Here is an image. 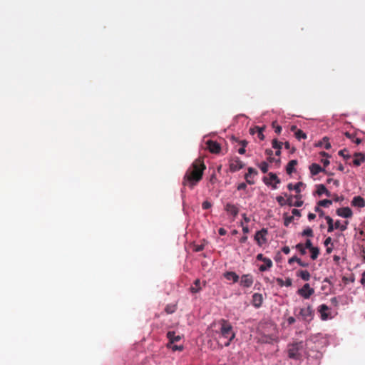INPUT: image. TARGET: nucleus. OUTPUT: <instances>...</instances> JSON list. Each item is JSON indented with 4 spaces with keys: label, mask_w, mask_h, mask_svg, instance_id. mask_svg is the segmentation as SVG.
<instances>
[{
    "label": "nucleus",
    "mask_w": 365,
    "mask_h": 365,
    "mask_svg": "<svg viewBox=\"0 0 365 365\" xmlns=\"http://www.w3.org/2000/svg\"><path fill=\"white\" fill-rule=\"evenodd\" d=\"M297 165V161L296 160H291L289 164H288V166L287 168V171L288 173H291L292 171H293V169L294 168V166Z\"/></svg>",
    "instance_id": "nucleus-24"
},
{
    "label": "nucleus",
    "mask_w": 365,
    "mask_h": 365,
    "mask_svg": "<svg viewBox=\"0 0 365 365\" xmlns=\"http://www.w3.org/2000/svg\"><path fill=\"white\" fill-rule=\"evenodd\" d=\"M207 145V149L212 153H219L221 147L219 143L212 140H208L206 143Z\"/></svg>",
    "instance_id": "nucleus-4"
},
{
    "label": "nucleus",
    "mask_w": 365,
    "mask_h": 365,
    "mask_svg": "<svg viewBox=\"0 0 365 365\" xmlns=\"http://www.w3.org/2000/svg\"><path fill=\"white\" fill-rule=\"evenodd\" d=\"M203 249V246L202 245H197L195 247V250L196 252H199L200 250H202Z\"/></svg>",
    "instance_id": "nucleus-42"
},
{
    "label": "nucleus",
    "mask_w": 365,
    "mask_h": 365,
    "mask_svg": "<svg viewBox=\"0 0 365 365\" xmlns=\"http://www.w3.org/2000/svg\"><path fill=\"white\" fill-rule=\"evenodd\" d=\"M277 200L278 201V202L281 205H283L285 204V201H284V199L283 197H281V196H279L277 197Z\"/></svg>",
    "instance_id": "nucleus-39"
},
{
    "label": "nucleus",
    "mask_w": 365,
    "mask_h": 365,
    "mask_svg": "<svg viewBox=\"0 0 365 365\" xmlns=\"http://www.w3.org/2000/svg\"><path fill=\"white\" fill-rule=\"evenodd\" d=\"M299 293L304 297L309 298L314 293V289L310 287L309 284H306L299 290Z\"/></svg>",
    "instance_id": "nucleus-5"
},
{
    "label": "nucleus",
    "mask_w": 365,
    "mask_h": 365,
    "mask_svg": "<svg viewBox=\"0 0 365 365\" xmlns=\"http://www.w3.org/2000/svg\"><path fill=\"white\" fill-rule=\"evenodd\" d=\"M242 230L245 233H248L249 232V229L247 227H242Z\"/></svg>",
    "instance_id": "nucleus-52"
},
{
    "label": "nucleus",
    "mask_w": 365,
    "mask_h": 365,
    "mask_svg": "<svg viewBox=\"0 0 365 365\" xmlns=\"http://www.w3.org/2000/svg\"><path fill=\"white\" fill-rule=\"evenodd\" d=\"M211 207V203L208 201H205L203 203H202V207L204 209H208Z\"/></svg>",
    "instance_id": "nucleus-38"
},
{
    "label": "nucleus",
    "mask_w": 365,
    "mask_h": 365,
    "mask_svg": "<svg viewBox=\"0 0 365 365\" xmlns=\"http://www.w3.org/2000/svg\"><path fill=\"white\" fill-rule=\"evenodd\" d=\"M303 235H307V236H312V230L310 228H307L304 230Z\"/></svg>",
    "instance_id": "nucleus-36"
},
{
    "label": "nucleus",
    "mask_w": 365,
    "mask_h": 365,
    "mask_svg": "<svg viewBox=\"0 0 365 365\" xmlns=\"http://www.w3.org/2000/svg\"><path fill=\"white\" fill-rule=\"evenodd\" d=\"M221 334L223 337L227 338L228 341L225 344V346H229L230 342L234 339L235 333L232 330V326L222 322L221 327Z\"/></svg>",
    "instance_id": "nucleus-2"
},
{
    "label": "nucleus",
    "mask_w": 365,
    "mask_h": 365,
    "mask_svg": "<svg viewBox=\"0 0 365 365\" xmlns=\"http://www.w3.org/2000/svg\"><path fill=\"white\" fill-rule=\"evenodd\" d=\"M261 170H262L263 173H267L268 170V165L265 163H262V165H261Z\"/></svg>",
    "instance_id": "nucleus-37"
},
{
    "label": "nucleus",
    "mask_w": 365,
    "mask_h": 365,
    "mask_svg": "<svg viewBox=\"0 0 365 365\" xmlns=\"http://www.w3.org/2000/svg\"><path fill=\"white\" fill-rule=\"evenodd\" d=\"M281 130H282V128H281V126L277 125V126H276V127H275V131H276L277 133H280V132H281Z\"/></svg>",
    "instance_id": "nucleus-48"
},
{
    "label": "nucleus",
    "mask_w": 365,
    "mask_h": 365,
    "mask_svg": "<svg viewBox=\"0 0 365 365\" xmlns=\"http://www.w3.org/2000/svg\"><path fill=\"white\" fill-rule=\"evenodd\" d=\"M283 252L286 254H288L289 252V247H284L283 248Z\"/></svg>",
    "instance_id": "nucleus-54"
},
{
    "label": "nucleus",
    "mask_w": 365,
    "mask_h": 365,
    "mask_svg": "<svg viewBox=\"0 0 365 365\" xmlns=\"http://www.w3.org/2000/svg\"><path fill=\"white\" fill-rule=\"evenodd\" d=\"M266 233L267 231L264 230H262L261 231H259L256 233L255 238L258 245H262L263 243L265 242Z\"/></svg>",
    "instance_id": "nucleus-8"
},
{
    "label": "nucleus",
    "mask_w": 365,
    "mask_h": 365,
    "mask_svg": "<svg viewBox=\"0 0 365 365\" xmlns=\"http://www.w3.org/2000/svg\"><path fill=\"white\" fill-rule=\"evenodd\" d=\"M201 289V287H200V279H196L195 281V287H192L190 288V291L192 292V293H197Z\"/></svg>",
    "instance_id": "nucleus-19"
},
{
    "label": "nucleus",
    "mask_w": 365,
    "mask_h": 365,
    "mask_svg": "<svg viewBox=\"0 0 365 365\" xmlns=\"http://www.w3.org/2000/svg\"><path fill=\"white\" fill-rule=\"evenodd\" d=\"M256 173H257V172H256L254 169H252V168H249V170H248V173H247V174L246 175V176H245V178H246L247 181V182H248V183H252V182L249 180L250 176L251 175H252V174H256Z\"/></svg>",
    "instance_id": "nucleus-29"
},
{
    "label": "nucleus",
    "mask_w": 365,
    "mask_h": 365,
    "mask_svg": "<svg viewBox=\"0 0 365 365\" xmlns=\"http://www.w3.org/2000/svg\"><path fill=\"white\" fill-rule=\"evenodd\" d=\"M331 239L330 237H328L324 242L325 245H328L331 242Z\"/></svg>",
    "instance_id": "nucleus-49"
},
{
    "label": "nucleus",
    "mask_w": 365,
    "mask_h": 365,
    "mask_svg": "<svg viewBox=\"0 0 365 365\" xmlns=\"http://www.w3.org/2000/svg\"><path fill=\"white\" fill-rule=\"evenodd\" d=\"M322 163H324V165H327L329 163V161L326 159V160H323Z\"/></svg>",
    "instance_id": "nucleus-59"
},
{
    "label": "nucleus",
    "mask_w": 365,
    "mask_h": 365,
    "mask_svg": "<svg viewBox=\"0 0 365 365\" xmlns=\"http://www.w3.org/2000/svg\"><path fill=\"white\" fill-rule=\"evenodd\" d=\"M263 261L264 262L265 264L264 265L260 266L259 269L261 271H264L265 269H267V268L270 267L272 264V261L269 259H263Z\"/></svg>",
    "instance_id": "nucleus-21"
},
{
    "label": "nucleus",
    "mask_w": 365,
    "mask_h": 365,
    "mask_svg": "<svg viewBox=\"0 0 365 365\" xmlns=\"http://www.w3.org/2000/svg\"><path fill=\"white\" fill-rule=\"evenodd\" d=\"M205 168V165L200 160L192 163L185 176L186 182L190 187H192L201 179Z\"/></svg>",
    "instance_id": "nucleus-1"
},
{
    "label": "nucleus",
    "mask_w": 365,
    "mask_h": 365,
    "mask_svg": "<svg viewBox=\"0 0 365 365\" xmlns=\"http://www.w3.org/2000/svg\"><path fill=\"white\" fill-rule=\"evenodd\" d=\"M326 220H327L328 225H329V227H328L329 232L333 231L334 228H336V229L339 228L341 230H344L346 228V223L344 225H341L339 221H337L334 225L333 220L331 217H327Z\"/></svg>",
    "instance_id": "nucleus-3"
},
{
    "label": "nucleus",
    "mask_w": 365,
    "mask_h": 365,
    "mask_svg": "<svg viewBox=\"0 0 365 365\" xmlns=\"http://www.w3.org/2000/svg\"><path fill=\"white\" fill-rule=\"evenodd\" d=\"M291 130H293V131H295V132H296V130H297V128H296V126H295V125H292V126L291 127Z\"/></svg>",
    "instance_id": "nucleus-60"
},
{
    "label": "nucleus",
    "mask_w": 365,
    "mask_h": 365,
    "mask_svg": "<svg viewBox=\"0 0 365 365\" xmlns=\"http://www.w3.org/2000/svg\"><path fill=\"white\" fill-rule=\"evenodd\" d=\"M168 347L170 348L173 351H176V350L182 351L183 349L182 346H176V345L172 346L171 344H168Z\"/></svg>",
    "instance_id": "nucleus-31"
},
{
    "label": "nucleus",
    "mask_w": 365,
    "mask_h": 365,
    "mask_svg": "<svg viewBox=\"0 0 365 365\" xmlns=\"http://www.w3.org/2000/svg\"><path fill=\"white\" fill-rule=\"evenodd\" d=\"M297 248L299 249L302 253H304V250L302 248V246L301 245H297Z\"/></svg>",
    "instance_id": "nucleus-55"
},
{
    "label": "nucleus",
    "mask_w": 365,
    "mask_h": 365,
    "mask_svg": "<svg viewBox=\"0 0 365 365\" xmlns=\"http://www.w3.org/2000/svg\"><path fill=\"white\" fill-rule=\"evenodd\" d=\"M301 205H302V202H297L296 203V206H297V207H300Z\"/></svg>",
    "instance_id": "nucleus-63"
},
{
    "label": "nucleus",
    "mask_w": 365,
    "mask_h": 365,
    "mask_svg": "<svg viewBox=\"0 0 365 365\" xmlns=\"http://www.w3.org/2000/svg\"><path fill=\"white\" fill-rule=\"evenodd\" d=\"M272 145H273V148H274L276 149H280L281 148V143H279L277 140H274L272 141Z\"/></svg>",
    "instance_id": "nucleus-33"
},
{
    "label": "nucleus",
    "mask_w": 365,
    "mask_h": 365,
    "mask_svg": "<svg viewBox=\"0 0 365 365\" xmlns=\"http://www.w3.org/2000/svg\"><path fill=\"white\" fill-rule=\"evenodd\" d=\"M337 214L344 217H349L351 216V210L349 207H343L337 210Z\"/></svg>",
    "instance_id": "nucleus-10"
},
{
    "label": "nucleus",
    "mask_w": 365,
    "mask_h": 365,
    "mask_svg": "<svg viewBox=\"0 0 365 365\" xmlns=\"http://www.w3.org/2000/svg\"><path fill=\"white\" fill-rule=\"evenodd\" d=\"M167 336L170 340V344L180 339V336H175L173 331H169L167 334Z\"/></svg>",
    "instance_id": "nucleus-17"
},
{
    "label": "nucleus",
    "mask_w": 365,
    "mask_h": 365,
    "mask_svg": "<svg viewBox=\"0 0 365 365\" xmlns=\"http://www.w3.org/2000/svg\"><path fill=\"white\" fill-rule=\"evenodd\" d=\"M302 185V182H299L297 183L296 185L293 186L292 184H289L288 185V188L289 190H295L297 192H300V186Z\"/></svg>",
    "instance_id": "nucleus-26"
},
{
    "label": "nucleus",
    "mask_w": 365,
    "mask_h": 365,
    "mask_svg": "<svg viewBox=\"0 0 365 365\" xmlns=\"http://www.w3.org/2000/svg\"><path fill=\"white\" fill-rule=\"evenodd\" d=\"M295 136L298 139H300V138L305 139V138H307V135L303 131H302L301 130H296Z\"/></svg>",
    "instance_id": "nucleus-25"
},
{
    "label": "nucleus",
    "mask_w": 365,
    "mask_h": 365,
    "mask_svg": "<svg viewBox=\"0 0 365 365\" xmlns=\"http://www.w3.org/2000/svg\"><path fill=\"white\" fill-rule=\"evenodd\" d=\"M299 276L304 280H309L310 278V274L307 271H301Z\"/></svg>",
    "instance_id": "nucleus-27"
},
{
    "label": "nucleus",
    "mask_w": 365,
    "mask_h": 365,
    "mask_svg": "<svg viewBox=\"0 0 365 365\" xmlns=\"http://www.w3.org/2000/svg\"><path fill=\"white\" fill-rule=\"evenodd\" d=\"M321 167L317 164H312L310 166V171L313 175H317L321 171Z\"/></svg>",
    "instance_id": "nucleus-20"
},
{
    "label": "nucleus",
    "mask_w": 365,
    "mask_h": 365,
    "mask_svg": "<svg viewBox=\"0 0 365 365\" xmlns=\"http://www.w3.org/2000/svg\"><path fill=\"white\" fill-rule=\"evenodd\" d=\"M263 302V297L261 294L256 293L253 295L252 303L256 307H259Z\"/></svg>",
    "instance_id": "nucleus-9"
},
{
    "label": "nucleus",
    "mask_w": 365,
    "mask_h": 365,
    "mask_svg": "<svg viewBox=\"0 0 365 365\" xmlns=\"http://www.w3.org/2000/svg\"><path fill=\"white\" fill-rule=\"evenodd\" d=\"M176 307H177V304H176V302H173L168 304L165 306V311L168 314H173L175 312Z\"/></svg>",
    "instance_id": "nucleus-13"
},
{
    "label": "nucleus",
    "mask_w": 365,
    "mask_h": 365,
    "mask_svg": "<svg viewBox=\"0 0 365 365\" xmlns=\"http://www.w3.org/2000/svg\"><path fill=\"white\" fill-rule=\"evenodd\" d=\"M327 182L329 184H333L336 187H338L339 185V180H334V179H332V178L328 179Z\"/></svg>",
    "instance_id": "nucleus-32"
},
{
    "label": "nucleus",
    "mask_w": 365,
    "mask_h": 365,
    "mask_svg": "<svg viewBox=\"0 0 365 365\" xmlns=\"http://www.w3.org/2000/svg\"><path fill=\"white\" fill-rule=\"evenodd\" d=\"M292 219H293V217H292V216H290V217H289V216L285 217V218H284V225L286 226H287L292 222Z\"/></svg>",
    "instance_id": "nucleus-35"
},
{
    "label": "nucleus",
    "mask_w": 365,
    "mask_h": 365,
    "mask_svg": "<svg viewBox=\"0 0 365 365\" xmlns=\"http://www.w3.org/2000/svg\"><path fill=\"white\" fill-rule=\"evenodd\" d=\"M299 346H302L301 344H295L292 346V348L289 350V356L291 358H294L297 356V351H298Z\"/></svg>",
    "instance_id": "nucleus-14"
},
{
    "label": "nucleus",
    "mask_w": 365,
    "mask_h": 365,
    "mask_svg": "<svg viewBox=\"0 0 365 365\" xmlns=\"http://www.w3.org/2000/svg\"><path fill=\"white\" fill-rule=\"evenodd\" d=\"M239 153L240 154H244L245 153V149L244 148H242L239 150Z\"/></svg>",
    "instance_id": "nucleus-56"
},
{
    "label": "nucleus",
    "mask_w": 365,
    "mask_h": 365,
    "mask_svg": "<svg viewBox=\"0 0 365 365\" xmlns=\"http://www.w3.org/2000/svg\"><path fill=\"white\" fill-rule=\"evenodd\" d=\"M306 247L309 248V250H311V247H313L312 245V242L309 240H307L306 242Z\"/></svg>",
    "instance_id": "nucleus-41"
},
{
    "label": "nucleus",
    "mask_w": 365,
    "mask_h": 365,
    "mask_svg": "<svg viewBox=\"0 0 365 365\" xmlns=\"http://www.w3.org/2000/svg\"><path fill=\"white\" fill-rule=\"evenodd\" d=\"M344 153H345V150H341V151L339 152V154H340L341 156H343L344 158H349V155H346V154H344Z\"/></svg>",
    "instance_id": "nucleus-47"
},
{
    "label": "nucleus",
    "mask_w": 365,
    "mask_h": 365,
    "mask_svg": "<svg viewBox=\"0 0 365 365\" xmlns=\"http://www.w3.org/2000/svg\"><path fill=\"white\" fill-rule=\"evenodd\" d=\"M269 177L272 180L276 181L277 183L279 182V180L277 179V177L274 174L270 173Z\"/></svg>",
    "instance_id": "nucleus-40"
},
{
    "label": "nucleus",
    "mask_w": 365,
    "mask_h": 365,
    "mask_svg": "<svg viewBox=\"0 0 365 365\" xmlns=\"http://www.w3.org/2000/svg\"><path fill=\"white\" fill-rule=\"evenodd\" d=\"M285 148L289 149V143H285Z\"/></svg>",
    "instance_id": "nucleus-64"
},
{
    "label": "nucleus",
    "mask_w": 365,
    "mask_h": 365,
    "mask_svg": "<svg viewBox=\"0 0 365 365\" xmlns=\"http://www.w3.org/2000/svg\"><path fill=\"white\" fill-rule=\"evenodd\" d=\"M355 142H356V144H359V143H361V140L360 139L357 138V139L355 140Z\"/></svg>",
    "instance_id": "nucleus-62"
},
{
    "label": "nucleus",
    "mask_w": 365,
    "mask_h": 365,
    "mask_svg": "<svg viewBox=\"0 0 365 365\" xmlns=\"http://www.w3.org/2000/svg\"><path fill=\"white\" fill-rule=\"evenodd\" d=\"M245 187H246L245 184V183H242V184L239 185L237 188H238V190H242V189H245Z\"/></svg>",
    "instance_id": "nucleus-46"
},
{
    "label": "nucleus",
    "mask_w": 365,
    "mask_h": 365,
    "mask_svg": "<svg viewBox=\"0 0 365 365\" xmlns=\"http://www.w3.org/2000/svg\"><path fill=\"white\" fill-rule=\"evenodd\" d=\"M253 283L252 277L249 274L243 275L241 278L240 284L245 287H250Z\"/></svg>",
    "instance_id": "nucleus-7"
},
{
    "label": "nucleus",
    "mask_w": 365,
    "mask_h": 365,
    "mask_svg": "<svg viewBox=\"0 0 365 365\" xmlns=\"http://www.w3.org/2000/svg\"><path fill=\"white\" fill-rule=\"evenodd\" d=\"M287 321H288L289 324H292V323H294L295 322V319H294V317H290L288 318Z\"/></svg>",
    "instance_id": "nucleus-43"
},
{
    "label": "nucleus",
    "mask_w": 365,
    "mask_h": 365,
    "mask_svg": "<svg viewBox=\"0 0 365 365\" xmlns=\"http://www.w3.org/2000/svg\"><path fill=\"white\" fill-rule=\"evenodd\" d=\"M247 240V236H244L242 237L241 239H240V242H245Z\"/></svg>",
    "instance_id": "nucleus-50"
},
{
    "label": "nucleus",
    "mask_w": 365,
    "mask_h": 365,
    "mask_svg": "<svg viewBox=\"0 0 365 365\" xmlns=\"http://www.w3.org/2000/svg\"><path fill=\"white\" fill-rule=\"evenodd\" d=\"M299 314L304 320H310L312 316V311L311 309V307H308L307 308L301 309Z\"/></svg>",
    "instance_id": "nucleus-6"
},
{
    "label": "nucleus",
    "mask_w": 365,
    "mask_h": 365,
    "mask_svg": "<svg viewBox=\"0 0 365 365\" xmlns=\"http://www.w3.org/2000/svg\"><path fill=\"white\" fill-rule=\"evenodd\" d=\"M345 135H346V136L347 138H352V135H350L349 133H345Z\"/></svg>",
    "instance_id": "nucleus-61"
},
{
    "label": "nucleus",
    "mask_w": 365,
    "mask_h": 365,
    "mask_svg": "<svg viewBox=\"0 0 365 365\" xmlns=\"http://www.w3.org/2000/svg\"><path fill=\"white\" fill-rule=\"evenodd\" d=\"M225 210L234 215V216H236L238 213V209L236 207V206H235L234 205H232V204H227L226 206H225Z\"/></svg>",
    "instance_id": "nucleus-12"
},
{
    "label": "nucleus",
    "mask_w": 365,
    "mask_h": 365,
    "mask_svg": "<svg viewBox=\"0 0 365 365\" xmlns=\"http://www.w3.org/2000/svg\"><path fill=\"white\" fill-rule=\"evenodd\" d=\"M308 217H309V218L310 220H312V219H314L315 217V215L312 214V213H310V214H309Z\"/></svg>",
    "instance_id": "nucleus-57"
},
{
    "label": "nucleus",
    "mask_w": 365,
    "mask_h": 365,
    "mask_svg": "<svg viewBox=\"0 0 365 365\" xmlns=\"http://www.w3.org/2000/svg\"><path fill=\"white\" fill-rule=\"evenodd\" d=\"M256 130L258 132V136L261 140H263L264 138V135L262 133V131L264 130V127H256Z\"/></svg>",
    "instance_id": "nucleus-30"
},
{
    "label": "nucleus",
    "mask_w": 365,
    "mask_h": 365,
    "mask_svg": "<svg viewBox=\"0 0 365 365\" xmlns=\"http://www.w3.org/2000/svg\"><path fill=\"white\" fill-rule=\"evenodd\" d=\"M317 193L319 195H322L325 193L327 195L329 196V191L326 189V187L323 185H319L318 186Z\"/></svg>",
    "instance_id": "nucleus-22"
},
{
    "label": "nucleus",
    "mask_w": 365,
    "mask_h": 365,
    "mask_svg": "<svg viewBox=\"0 0 365 365\" xmlns=\"http://www.w3.org/2000/svg\"><path fill=\"white\" fill-rule=\"evenodd\" d=\"M329 310V307L325 305L322 304L319 307V312L321 314V318L322 320H327L329 317V314L327 313V311Z\"/></svg>",
    "instance_id": "nucleus-11"
},
{
    "label": "nucleus",
    "mask_w": 365,
    "mask_h": 365,
    "mask_svg": "<svg viewBox=\"0 0 365 365\" xmlns=\"http://www.w3.org/2000/svg\"><path fill=\"white\" fill-rule=\"evenodd\" d=\"M364 160V156L362 153H356L354 155V163L356 165H359Z\"/></svg>",
    "instance_id": "nucleus-16"
},
{
    "label": "nucleus",
    "mask_w": 365,
    "mask_h": 365,
    "mask_svg": "<svg viewBox=\"0 0 365 365\" xmlns=\"http://www.w3.org/2000/svg\"><path fill=\"white\" fill-rule=\"evenodd\" d=\"M318 145H319V146L324 145V148L326 149H329L331 148V144L329 143L327 138H324L322 141L319 143Z\"/></svg>",
    "instance_id": "nucleus-23"
},
{
    "label": "nucleus",
    "mask_w": 365,
    "mask_h": 365,
    "mask_svg": "<svg viewBox=\"0 0 365 365\" xmlns=\"http://www.w3.org/2000/svg\"><path fill=\"white\" fill-rule=\"evenodd\" d=\"M291 284H292V281H291V279H287L286 283H285V285H286V286H290V285H291Z\"/></svg>",
    "instance_id": "nucleus-53"
},
{
    "label": "nucleus",
    "mask_w": 365,
    "mask_h": 365,
    "mask_svg": "<svg viewBox=\"0 0 365 365\" xmlns=\"http://www.w3.org/2000/svg\"><path fill=\"white\" fill-rule=\"evenodd\" d=\"M331 302L332 304H335V305H337L338 304V301L336 299V298L334 297L331 299Z\"/></svg>",
    "instance_id": "nucleus-45"
},
{
    "label": "nucleus",
    "mask_w": 365,
    "mask_h": 365,
    "mask_svg": "<svg viewBox=\"0 0 365 365\" xmlns=\"http://www.w3.org/2000/svg\"><path fill=\"white\" fill-rule=\"evenodd\" d=\"M361 283L362 284H365V272L363 274V277H362V279H361Z\"/></svg>",
    "instance_id": "nucleus-58"
},
{
    "label": "nucleus",
    "mask_w": 365,
    "mask_h": 365,
    "mask_svg": "<svg viewBox=\"0 0 365 365\" xmlns=\"http://www.w3.org/2000/svg\"><path fill=\"white\" fill-rule=\"evenodd\" d=\"M353 205L359 207H362L365 205V202L361 197H356L353 200Z\"/></svg>",
    "instance_id": "nucleus-18"
},
{
    "label": "nucleus",
    "mask_w": 365,
    "mask_h": 365,
    "mask_svg": "<svg viewBox=\"0 0 365 365\" xmlns=\"http://www.w3.org/2000/svg\"><path fill=\"white\" fill-rule=\"evenodd\" d=\"M219 233L221 235H224L226 234V231L225 230H224L223 228H220L219 230Z\"/></svg>",
    "instance_id": "nucleus-44"
},
{
    "label": "nucleus",
    "mask_w": 365,
    "mask_h": 365,
    "mask_svg": "<svg viewBox=\"0 0 365 365\" xmlns=\"http://www.w3.org/2000/svg\"><path fill=\"white\" fill-rule=\"evenodd\" d=\"M310 251L312 252V258L315 259L319 255V250L317 247H311Z\"/></svg>",
    "instance_id": "nucleus-28"
},
{
    "label": "nucleus",
    "mask_w": 365,
    "mask_h": 365,
    "mask_svg": "<svg viewBox=\"0 0 365 365\" xmlns=\"http://www.w3.org/2000/svg\"><path fill=\"white\" fill-rule=\"evenodd\" d=\"M225 277L227 280H232L234 282H237L239 279L236 273L232 272H228L225 274Z\"/></svg>",
    "instance_id": "nucleus-15"
},
{
    "label": "nucleus",
    "mask_w": 365,
    "mask_h": 365,
    "mask_svg": "<svg viewBox=\"0 0 365 365\" xmlns=\"http://www.w3.org/2000/svg\"><path fill=\"white\" fill-rule=\"evenodd\" d=\"M292 213H293V215H298L299 214V210H296V209H294V210H292Z\"/></svg>",
    "instance_id": "nucleus-51"
},
{
    "label": "nucleus",
    "mask_w": 365,
    "mask_h": 365,
    "mask_svg": "<svg viewBox=\"0 0 365 365\" xmlns=\"http://www.w3.org/2000/svg\"><path fill=\"white\" fill-rule=\"evenodd\" d=\"M320 205L322 206H329L331 205V201L329 200H324L321 201Z\"/></svg>",
    "instance_id": "nucleus-34"
}]
</instances>
